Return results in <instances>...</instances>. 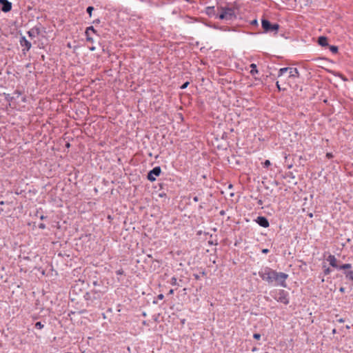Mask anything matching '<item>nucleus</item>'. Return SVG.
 <instances>
[{
	"instance_id": "obj_55",
	"label": "nucleus",
	"mask_w": 353,
	"mask_h": 353,
	"mask_svg": "<svg viewBox=\"0 0 353 353\" xmlns=\"http://www.w3.org/2000/svg\"><path fill=\"white\" fill-rule=\"evenodd\" d=\"M229 188H232V184H230L229 186H228Z\"/></svg>"
},
{
	"instance_id": "obj_60",
	"label": "nucleus",
	"mask_w": 353,
	"mask_h": 353,
	"mask_svg": "<svg viewBox=\"0 0 353 353\" xmlns=\"http://www.w3.org/2000/svg\"><path fill=\"white\" fill-rule=\"evenodd\" d=\"M259 204H261V203H262V201L260 200V201H259Z\"/></svg>"
},
{
	"instance_id": "obj_4",
	"label": "nucleus",
	"mask_w": 353,
	"mask_h": 353,
	"mask_svg": "<svg viewBox=\"0 0 353 353\" xmlns=\"http://www.w3.org/2000/svg\"><path fill=\"white\" fill-rule=\"evenodd\" d=\"M261 26L265 33H273L276 34L279 29L278 23H271L270 21L266 19L261 20Z\"/></svg>"
},
{
	"instance_id": "obj_18",
	"label": "nucleus",
	"mask_w": 353,
	"mask_h": 353,
	"mask_svg": "<svg viewBox=\"0 0 353 353\" xmlns=\"http://www.w3.org/2000/svg\"><path fill=\"white\" fill-rule=\"evenodd\" d=\"M289 69L290 68L288 67L280 68L278 72V77L283 76L285 72H287L289 70Z\"/></svg>"
},
{
	"instance_id": "obj_46",
	"label": "nucleus",
	"mask_w": 353,
	"mask_h": 353,
	"mask_svg": "<svg viewBox=\"0 0 353 353\" xmlns=\"http://www.w3.org/2000/svg\"><path fill=\"white\" fill-rule=\"evenodd\" d=\"M288 176H289L290 177L292 178V179H294V176L292 174V172H290V173L288 174Z\"/></svg>"
},
{
	"instance_id": "obj_3",
	"label": "nucleus",
	"mask_w": 353,
	"mask_h": 353,
	"mask_svg": "<svg viewBox=\"0 0 353 353\" xmlns=\"http://www.w3.org/2000/svg\"><path fill=\"white\" fill-rule=\"evenodd\" d=\"M236 9L234 8L221 7V13L219 14L218 18L222 20L234 21L236 19Z\"/></svg>"
},
{
	"instance_id": "obj_15",
	"label": "nucleus",
	"mask_w": 353,
	"mask_h": 353,
	"mask_svg": "<svg viewBox=\"0 0 353 353\" xmlns=\"http://www.w3.org/2000/svg\"><path fill=\"white\" fill-rule=\"evenodd\" d=\"M205 13L209 17L214 16L215 15L214 7V6H208V7H207L206 9H205Z\"/></svg>"
},
{
	"instance_id": "obj_44",
	"label": "nucleus",
	"mask_w": 353,
	"mask_h": 353,
	"mask_svg": "<svg viewBox=\"0 0 353 353\" xmlns=\"http://www.w3.org/2000/svg\"><path fill=\"white\" fill-rule=\"evenodd\" d=\"M337 321L339 323H343L345 321V320L343 318H340V319H337Z\"/></svg>"
},
{
	"instance_id": "obj_5",
	"label": "nucleus",
	"mask_w": 353,
	"mask_h": 353,
	"mask_svg": "<svg viewBox=\"0 0 353 353\" xmlns=\"http://www.w3.org/2000/svg\"><path fill=\"white\" fill-rule=\"evenodd\" d=\"M161 172V169L160 166H156L153 168L151 170L149 171L147 175V179L148 181L153 182L156 181V177L159 176Z\"/></svg>"
},
{
	"instance_id": "obj_53",
	"label": "nucleus",
	"mask_w": 353,
	"mask_h": 353,
	"mask_svg": "<svg viewBox=\"0 0 353 353\" xmlns=\"http://www.w3.org/2000/svg\"><path fill=\"white\" fill-rule=\"evenodd\" d=\"M3 209L1 208H0V214H1L3 212Z\"/></svg>"
},
{
	"instance_id": "obj_9",
	"label": "nucleus",
	"mask_w": 353,
	"mask_h": 353,
	"mask_svg": "<svg viewBox=\"0 0 353 353\" xmlns=\"http://www.w3.org/2000/svg\"><path fill=\"white\" fill-rule=\"evenodd\" d=\"M0 5L3 12H8L12 9V3L8 0H0Z\"/></svg>"
},
{
	"instance_id": "obj_27",
	"label": "nucleus",
	"mask_w": 353,
	"mask_h": 353,
	"mask_svg": "<svg viewBox=\"0 0 353 353\" xmlns=\"http://www.w3.org/2000/svg\"><path fill=\"white\" fill-rule=\"evenodd\" d=\"M276 88H278V90H279V91H284V90H285V88H281V85H280V84H279V81H276Z\"/></svg>"
},
{
	"instance_id": "obj_37",
	"label": "nucleus",
	"mask_w": 353,
	"mask_h": 353,
	"mask_svg": "<svg viewBox=\"0 0 353 353\" xmlns=\"http://www.w3.org/2000/svg\"><path fill=\"white\" fill-rule=\"evenodd\" d=\"M85 37H86V38H87V37H91V36H90V32L87 31V29H86V30H85Z\"/></svg>"
},
{
	"instance_id": "obj_57",
	"label": "nucleus",
	"mask_w": 353,
	"mask_h": 353,
	"mask_svg": "<svg viewBox=\"0 0 353 353\" xmlns=\"http://www.w3.org/2000/svg\"><path fill=\"white\" fill-rule=\"evenodd\" d=\"M309 216H310V217H312L313 214H312V213H310V214H309Z\"/></svg>"
},
{
	"instance_id": "obj_38",
	"label": "nucleus",
	"mask_w": 353,
	"mask_h": 353,
	"mask_svg": "<svg viewBox=\"0 0 353 353\" xmlns=\"http://www.w3.org/2000/svg\"><path fill=\"white\" fill-rule=\"evenodd\" d=\"M163 298H164V295H163V294H159L157 296V299H158L159 300H162V299H163Z\"/></svg>"
},
{
	"instance_id": "obj_39",
	"label": "nucleus",
	"mask_w": 353,
	"mask_h": 353,
	"mask_svg": "<svg viewBox=\"0 0 353 353\" xmlns=\"http://www.w3.org/2000/svg\"><path fill=\"white\" fill-rule=\"evenodd\" d=\"M21 101L23 102V103H26L27 102V97L26 96H23L21 97Z\"/></svg>"
},
{
	"instance_id": "obj_41",
	"label": "nucleus",
	"mask_w": 353,
	"mask_h": 353,
	"mask_svg": "<svg viewBox=\"0 0 353 353\" xmlns=\"http://www.w3.org/2000/svg\"><path fill=\"white\" fill-rule=\"evenodd\" d=\"M174 290L173 289H170V290H169V292H168V294H169V295H172V294H174Z\"/></svg>"
},
{
	"instance_id": "obj_42",
	"label": "nucleus",
	"mask_w": 353,
	"mask_h": 353,
	"mask_svg": "<svg viewBox=\"0 0 353 353\" xmlns=\"http://www.w3.org/2000/svg\"><path fill=\"white\" fill-rule=\"evenodd\" d=\"M193 201L194 202H198L199 201V197L197 196H195L193 197Z\"/></svg>"
},
{
	"instance_id": "obj_12",
	"label": "nucleus",
	"mask_w": 353,
	"mask_h": 353,
	"mask_svg": "<svg viewBox=\"0 0 353 353\" xmlns=\"http://www.w3.org/2000/svg\"><path fill=\"white\" fill-rule=\"evenodd\" d=\"M318 43L319 46L322 47L327 46L328 42L327 37L324 36L319 37L318 39Z\"/></svg>"
},
{
	"instance_id": "obj_58",
	"label": "nucleus",
	"mask_w": 353,
	"mask_h": 353,
	"mask_svg": "<svg viewBox=\"0 0 353 353\" xmlns=\"http://www.w3.org/2000/svg\"><path fill=\"white\" fill-rule=\"evenodd\" d=\"M153 303H154V304H157V302L156 301H153Z\"/></svg>"
},
{
	"instance_id": "obj_47",
	"label": "nucleus",
	"mask_w": 353,
	"mask_h": 353,
	"mask_svg": "<svg viewBox=\"0 0 353 353\" xmlns=\"http://www.w3.org/2000/svg\"><path fill=\"white\" fill-rule=\"evenodd\" d=\"M99 19H97L95 21H93L94 23H99Z\"/></svg>"
},
{
	"instance_id": "obj_10",
	"label": "nucleus",
	"mask_w": 353,
	"mask_h": 353,
	"mask_svg": "<svg viewBox=\"0 0 353 353\" xmlns=\"http://www.w3.org/2000/svg\"><path fill=\"white\" fill-rule=\"evenodd\" d=\"M40 28L34 26L28 32V34L31 38H34L40 34Z\"/></svg>"
},
{
	"instance_id": "obj_34",
	"label": "nucleus",
	"mask_w": 353,
	"mask_h": 353,
	"mask_svg": "<svg viewBox=\"0 0 353 353\" xmlns=\"http://www.w3.org/2000/svg\"><path fill=\"white\" fill-rule=\"evenodd\" d=\"M193 276L196 280H199L201 278V275L198 274H194Z\"/></svg>"
},
{
	"instance_id": "obj_13",
	"label": "nucleus",
	"mask_w": 353,
	"mask_h": 353,
	"mask_svg": "<svg viewBox=\"0 0 353 353\" xmlns=\"http://www.w3.org/2000/svg\"><path fill=\"white\" fill-rule=\"evenodd\" d=\"M343 273L346 280L353 282V270L344 271Z\"/></svg>"
},
{
	"instance_id": "obj_33",
	"label": "nucleus",
	"mask_w": 353,
	"mask_h": 353,
	"mask_svg": "<svg viewBox=\"0 0 353 353\" xmlns=\"http://www.w3.org/2000/svg\"><path fill=\"white\" fill-rule=\"evenodd\" d=\"M269 252H270V250L268 248H264V249H262V250H261V252L263 254H268Z\"/></svg>"
},
{
	"instance_id": "obj_59",
	"label": "nucleus",
	"mask_w": 353,
	"mask_h": 353,
	"mask_svg": "<svg viewBox=\"0 0 353 353\" xmlns=\"http://www.w3.org/2000/svg\"><path fill=\"white\" fill-rule=\"evenodd\" d=\"M66 146H67V147H70V143H67V144H66Z\"/></svg>"
},
{
	"instance_id": "obj_26",
	"label": "nucleus",
	"mask_w": 353,
	"mask_h": 353,
	"mask_svg": "<svg viewBox=\"0 0 353 353\" xmlns=\"http://www.w3.org/2000/svg\"><path fill=\"white\" fill-rule=\"evenodd\" d=\"M270 165H271V163H270V161L269 160H265L263 163V168H268Z\"/></svg>"
},
{
	"instance_id": "obj_36",
	"label": "nucleus",
	"mask_w": 353,
	"mask_h": 353,
	"mask_svg": "<svg viewBox=\"0 0 353 353\" xmlns=\"http://www.w3.org/2000/svg\"><path fill=\"white\" fill-rule=\"evenodd\" d=\"M326 157H327V159H331V158H332V157H333V154H332V153H331V152H327V153L326 154Z\"/></svg>"
},
{
	"instance_id": "obj_45",
	"label": "nucleus",
	"mask_w": 353,
	"mask_h": 353,
	"mask_svg": "<svg viewBox=\"0 0 353 353\" xmlns=\"http://www.w3.org/2000/svg\"><path fill=\"white\" fill-rule=\"evenodd\" d=\"M339 292H342V293H343V292H345V288H344L343 287H341V288H339Z\"/></svg>"
},
{
	"instance_id": "obj_11",
	"label": "nucleus",
	"mask_w": 353,
	"mask_h": 353,
	"mask_svg": "<svg viewBox=\"0 0 353 353\" xmlns=\"http://www.w3.org/2000/svg\"><path fill=\"white\" fill-rule=\"evenodd\" d=\"M289 77L295 78L299 77V72L296 68H290Z\"/></svg>"
},
{
	"instance_id": "obj_43",
	"label": "nucleus",
	"mask_w": 353,
	"mask_h": 353,
	"mask_svg": "<svg viewBox=\"0 0 353 353\" xmlns=\"http://www.w3.org/2000/svg\"><path fill=\"white\" fill-rule=\"evenodd\" d=\"M89 50L90 51H94L96 50V47L95 46H91L89 48Z\"/></svg>"
},
{
	"instance_id": "obj_56",
	"label": "nucleus",
	"mask_w": 353,
	"mask_h": 353,
	"mask_svg": "<svg viewBox=\"0 0 353 353\" xmlns=\"http://www.w3.org/2000/svg\"><path fill=\"white\" fill-rule=\"evenodd\" d=\"M292 167V165H288V168H291Z\"/></svg>"
},
{
	"instance_id": "obj_20",
	"label": "nucleus",
	"mask_w": 353,
	"mask_h": 353,
	"mask_svg": "<svg viewBox=\"0 0 353 353\" xmlns=\"http://www.w3.org/2000/svg\"><path fill=\"white\" fill-rule=\"evenodd\" d=\"M329 49L330 52L333 54H336L338 52V47L336 46H330Z\"/></svg>"
},
{
	"instance_id": "obj_24",
	"label": "nucleus",
	"mask_w": 353,
	"mask_h": 353,
	"mask_svg": "<svg viewBox=\"0 0 353 353\" xmlns=\"http://www.w3.org/2000/svg\"><path fill=\"white\" fill-rule=\"evenodd\" d=\"M93 10H94V7L93 6H88L87 8L86 12L89 14L90 17H92V12Z\"/></svg>"
},
{
	"instance_id": "obj_2",
	"label": "nucleus",
	"mask_w": 353,
	"mask_h": 353,
	"mask_svg": "<svg viewBox=\"0 0 353 353\" xmlns=\"http://www.w3.org/2000/svg\"><path fill=\"white\" fill-rule=\"evenodd\" d=\"M270 296L277 302L288 305L290 303L289 293L285 290L279 289L270 291Z\"/></svg>"
},
{
	"instance_id": "obj_8",
	"label": "nucleus",
	"mask_w": 353,
	"mask_h": 353,
	"mask_svg": "<svg viewBox=\"0 0 353 353\" xmlns=\"http://www.w3.org/2000/svg\"><path fill=\"white\" fill-rule=\"evenodd\" d=\"M256 223L263 228H268L270 225L268 219L263 216H259L255 220Z\"/></svg>"
},
{
	"instance_id": "obj_51",
	"label": "nucleus",
	"mask_w": 353,
	"mask_h": 353,
	"mask_svg": "<svg viewBox=\"0 0 353 353\" xmlns=\"http://www.w3.org/2000/svg\"><path fill=\"white\" fill-rule=\"evenodd\" d=\"M220 214H221V215H223V214H225V212H224V211H223V210H221V211L220 212Z\"/></svg>"
},
{
	"instance_id": "obj_35",
	"label": "nucleus",
	"mask_w": 353,
	"mask_h": 353,
	"mask_svg": "<svg viewBox=\"0 0 353 353\" xmlns=\"http://www.w3.org/2000/svg\"><path fill=\"white\" fill-rule=\"evenodd\" d=\"M86 41H88V42H90V43H93L94 42V39L92 37H87L86 38Z\"/></svg>"
},
{
	"instance_id": "obj_32",
	"label": "nucleus",
	"mask_w": 353,
	"mask_h": 353,
	"mask_svg": "<svg viewBox=\"0 0 353 353\" xmlns=\"http://www.w3.org/2000/svg\"><path fill=\"white\" fill-rule=\"evenodd\" d=\"M250 24L253 25V26H257L258 25L257 19H253L252 21H251Z\"/></svg>"
},
{
	"instance_id": "obj_30",
	"label": "nucleus",
	"mask_w": 353,
	"mask_h": 353,
	"mask_svg": "<svg viewBox=\"0 0 353 353\" xmlns=\"http://www.w3.org/2000/svg\"><path fill=\"white\" fill-rule=\"evenodd\" d=\"M253 338L256 340H259L261 339V334L259 333H254L253 334Z\"/></svg>"
},
{
	"instance_id": "obj_28",
	"label": "nucleus",
	"mask_w": 353,
	"mask_h": 353,
	"mask_svg": "<svg viewBox=\"0 0 353 353\" xmlns=\"http://www.w3.org/2000/svg\"><path fill=\"white\" fill-rule=\"evenodd\" d=\"M116 274L118 276H121V275H123L124 274V271L122 268L116 271Z\"/></svg>"
},
{
	"instance_id": "obj_48",
	"label": "nucleus",
	"mask_w": 353,
	"mask_h": 353,
	"mask_svg": "<svg viewBox=\"0 0 353 353\" xmlns=\"http://www.w3.org/2000/svg\"><path fill=\"white\" fill-rule=\"evenodd\" d=\"M202 276H204L205 275V272L204 270H203L201 273H200Z\"/></svg>"
},
{
	"instance_id": "obj_1",
	"label": "nucleus",
	"mask_w": 353,
	"mask_h": 353,
	"mask_svg": "<svg viewBox=\"0 0 353 353\" xmlns=\"http://www.w3.org/2000/svg\"><path fill=\"white\" fill-rule=\"evenodd\" d=\"M259 276L261 279L270 285L287 287L286 280L288 274L285 272H277L268 266L263 267L259 271Z\"/></svg>"
},
{
	"instance_id": "obj_52",
	"label": "nucleus",
	"mask_w": 353,
	"mask_h": 353,
	"mask_svg": "<svg viewBox=\"0 0 353 353\" xmlns=\"http://www.w3.org/2000/svg\"><path fill=\"white\" fill-rule=\"evenodd\" d=\"M93 285H98L97 281H94V282H93Z\"/></svg>"
},
{
	"instance_id": "obj_22",
	"label": "nucleus",
	"mask_w": 353,
	"mask_h": 353,
	"mask_svg": "<svg viewBox=\"0 0 353 353\" xmlns=\"http://www.w3.org/2000/svg\"><path fill=\"white\" fill-rule=\"evenodd\" d=\"M87 31L91 32L92 33L98 35L97 31L94 29L93 26H89L87 28Z\"/></svg>"
},
{
	"instance_id": "obj_7",
	"label": "nucleus",
	"mask_w": 353,
	"mask_h": 353,
	"mask_svg": "<svg viewBox=\"0 0 353 353\" xmlns=\"http://www.w3.org/2000/svg\"><path fill=\"white\" fill-rule=\"evenodd\" d=\"M326 261L329 262L330 266L335 268L337 270H339V268L341 265H339L337 263V259L334 255L330 254L326 258Z\"/></svg>"
},
{
	"instance_id": "obj_19",
	"label": "nucleus",
	"mask_w": 353,
	"mask_h": 353,
	"mask_svg": "<svg viewBox=\"0 0 353 353\" xmlns=\"http://www.w3.org/2000/svg\"><path fill=\"white\" fill-rule=\"evenodd\" d=\"M170 284L172 285V286H180L178 281H177V279L176 276H172L170 279Z\"/></svg>"
},
{
	"instance_id": "obj_29",
	"label": "nucleus",
	"mask_w": 353,
	"mask_h": 353,
	"mask_svg": "<svg viewBox=\"0 0 353 353\" xmlns=\"http://www.w3.org/2000/svg\"><path fill=\"white\" fill-rule=\"evenodd\" d=\"M189 83H189L188 81H186V82L183 83L181 85L180 88H181V89H182V90L185 89V88L188 87V85H189Z\"/></svg>"
},
{
	"instance_id": "obj_54",
	"label": "nucleus",
	"mask_w": 353,
	"mask_h": 353,
	"mask_svg": "<svg viewBox=\"0 0 353 353\" xmlns=\"http://www.w3.org/2000/svg\"><path fill=\"white\" fill-rule=\"evenodd\" d=\"M346 329L349 330L350 328V327L349 325H346L345 326Z\"/></svg>"
},
{
	"instance_id": "obj_14",
	"label": "nucleus",
	"mask_w": 353,
	"mask_h": 353,
	"mask_svg": "<svg viewBox=\"0 0 353 353\" xmlns=\"http://www.w3.org/2000/svg\"><path fill=\"white\" fill-rule=\"evenodd\" d=\"M339 270L347 271L352 270V265L351 263H344L340 265Z\"/></svg>"
},
{
	"instance_id": "obj_31",
	"label": "nucleus",
	"mask_w": 353,
	"mask_h": 353,
	"mask_svg": "<svg viewBox=\"0 0 353 353\" xmlns=\"http://www.w3.org/2000/svg\"><path fill=\"white\" fill-rule=\"evenodd\" d=\"M38 226H39V228L42 229V230H44L46 228V224H44L43 223H39Z\"/></svg>"
},
{
	"instance_id": "obj_6",
	"label": "nucleus",
	"mask_w": 353,
	"mask_h": 353,
	"mask_svg": "<svg viewBox=\"0 0 353 353\" xmlns=\"http://www.w3.org/2000/svg\"><path fill=\"white\" fill-rule=\"evenodd\" d=\"M19 43L23 47L22 52L24 54L30 50L32 47L31 43L26 38L25 36H21L19 39Z\"/></svg>"
},
{
	"instance_id": "obj_49",
	"label": "nucleus",
	"mask_w": 353,
	"mask_h": 353,
	"mask_svg": "<svg viewBox=\"0 0 353 353\" xmlns=\"http://www.w3.org/2000/svg\"><path fill=\"white\" fill-rule=\"evenodd\" d=\"M332 334H336V330L335 328H334V329L332 330Z\"/></svg>"
},
{
	"instance_id": "obj_21",
	"label": "nucleus",
	"mask_w": 353,
	"mask_h": 353,
	"mask_svg": "<svg viewBox=\"0 0 353 353\" xmlns=\"http://www.w3.org/2000/svg\"><path fill=\"white\" fill-rule=\"evenodd\" d=\"M5 99L8 102H12L14 99H15L14 96H10V94H7L5 96Z\"/></svg>"
},
{
	"instance_id": "obj_23",
	"label": "nucleus",
	"mask_w": 353,
	"mask_h": 353,
	"mask_svg": "<svg viewBox=\"0 0 353 353\" xmlns=\"http://www.w3.org/2000/svg\"><path fill=\"white\" fill-rule=\"evenodd\" d=\"M44 327V324H43L41 321H38L35 323V327L39 330L43 329Z\"/></svg>"
},
{
	"instance_id": "obj_16",
	"label": "nucleus",
	"mask_w": 353,
	"mask_h": 353,
	"mask_svg": "<svg viewBox=\"0 0 353 353\" xmlns=\"http://www.w3.org/2000/svg\"><path fill=\"white\" fill-rule=\"evenodd\" d=\"M323 268H324L323 270V276L321 279V282H324L325 281V279H324V276H326V275H328L331 273L332 270L330 268L328 267H326L325 265H323Z\"/></svg>"
},
{
	"instance_id": "obj_40",
	"label": "nucleus",
	"mask_w": 353,
	"mask_h": 353,
	"mask_svg": "<svg viewBox=\"0 0 353 353\" xmlns=\"http://www.w3.org/2000/svg\"><path fill=\"white\" fill-rule=\"evenodd\" d=\"M39 219L41 220H45L46 219H47V216L42 214L39 216Z\"/></svg>"
},
{
	"instance_id": "obj_17",
	"label": "nucleus",
	"mask_w": 353,
	"mask_h": 353,
	"mask_svg": "<svg viewBox=\"0 0 353 353\" xmlns=\"http://www.w3.org/2000/svg\"><path fill=\"white\" fill-rule=\"evenodd\" d=\"M250 68H251L250 74L252 75H255L259 73V70H257V67L255 63H251Z\"/></svg>"
},
{
	"instance_id": "obj_25",
	"label": "nucleus",
	"mask_w": 353,
	"mask_h": 353,
	"mask_svg": "<svg viewBox=\"0 0 353 353\" xmlns=\"http://www.w3.org/2000/svg\"><path fill=\"white\" fill-rule=\"evenodd\" d=\"M22 94V92L20 90H16L13 92V96L15 97V99L19 98Z\"/></svg>"
},
{
	"instance_id": "obj_50",
	"label": "nucleus",
	"mask_w": 353,
	"mask_h": 353,
	"mask_svg": "<svg viewBox=\"0 0 353 353\" xmlns=\"http://www.w3.org/2000/svg\"><path fill=\"white\" fill-rule=\"evenodd\" d=\"M5 204V202L3 201H0V205H3Z\"/></svg>"
}]
</instances>
